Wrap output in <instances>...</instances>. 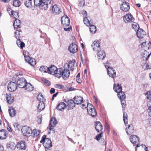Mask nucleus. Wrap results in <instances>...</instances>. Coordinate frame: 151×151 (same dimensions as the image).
I'll list each match as a JSON object with an SVG mask.
<instances>
[{
	"label": "nucleus",
	"mask_w": 151,
	"mask_h": 151,
	"mask_svg": "<svg viewBox=\"0 0 151 151\" xmlns=\"http://www.w3.org/2000/svg\"><path fill=\"white\" fill-rule=\"evenodd\" d=\"M70 75V72L69 70L63 68H60L58 69L56 77L60 78L62 77L63 79L68 78Z\"/></svg>",
	"instance_id": "1"
},
{
	"label": "nucleus",
	"mask_w": 151,
	"mask_h": 151,
	"mask_svg": "<svg viewBox=\"0 0 151 151\" xmlns=\"http://www.w3.org/2000/svg\"><path fill=\"white\" fill-rule=\"evenodd\" d=\"M130 140L131 142L133 144L137 145L136 147H139L141 149H143L145 150L146 149V147L145 145L138 143L139 142V138L136 135H131L130 137Z\"/></svg>",
	"instance_id": "2"
},
{
	"label": "nucleus",
	"mask_w": 151,
	"mask_h": 151,
	"mask_svg": "<svg viewBox=\"0 0 151 151\" xmlns=\"http://www.w3.org/2000/svg\"><path fill=\"white\" fill-rule=\"evenodd\" d=\"M150 44V43L145 42H143L142 44V47L144 50V59L147 60L150 55V53L148 54V52L146 51V50L149 49Z\"/></svg>",
	"instance_id": "3"
},
{
	"label": "nucleus",
	"mask_w": 151,
	"mask_h": 151,
	"mask_svg": "<svg viewBox=\"0 0 151 151\" xmlns=\"http://www.w3.org/2000/svg\"><path fill=\"white\" fill-rule=\"evenodd\" d=\"M40 142L43 143V145L45 148L48 149L52 146L51 140L48 138H46L45 135L42 137Z\"/></svg>",
	"instance_id": "4"
},
{
	"label": "nucleus",
	"mask_w": 151,
	"mask_h": 151,
	"mask_svg": "<svg viewBox=\"0 0 151 151\" xmlns=\"http://www.w3.org/2000/svg\"><path fill=\"white\" fill-rule=\"evenodd\" d=\"M87 110L88 113L92 117H94L96 115V111L92 104H87Z\"/></svg>",
	"instance_id": "5"
},
{
	"label": "nucleus",
	"mask_w": 151,
	"mask_h": 151,
	"mask_svg": "<svg viewBox=\"0 0 151 151\" xmlns=\"http://www.w3.org/2000/svg\"><path fill=\"white\" fill-rule=\"evenodd\" d=\"M57 124V121L55 117H52L50 121L49 125V130L52 131L53 133H55V130L54 127H55Z\"/></svg>",
	"instance_id": "6"
},
{
	"label": "nucleus",
	"mask_w": 151,
	"mask_h": 151,
	"mask_svg": "<svg viewBox=\"0 0 151 151\" xmlns=\"http://www.w3.org/2000/svg\"><path fill=\"white\" fill-rule=\"evenodd\" d=\"M21 130L23 135L26 136H30L32 132V131L31 129L27 126L23 127Z\"/></svg>",
	"instance_id": "7"
},
{
	"label": "nucleus",
	"mask_w": 151,
	"mask_h": 151,
	"mask_svg": "<svg viewBox=\"0 0 151 151\" xmlns=\"http://www.w3.org/2000/svg\"><path fill=\"white\" fill-rule=\"evenodd\" d=\"M58 69L54 65H51L48 68L47 73L49 74L54 75L56 77V75L57 73Z\"/></svg>",
	"instance_id": "8"
},
{
	"label": "nucleus",
	"mask_w": 151,
	"mask_h": 151,
	"mask_svg": "<svg viewBox=\"0 0 151 151\" xmlns=\"http://www.w3.org/2000/svg\"><path fill=\"white\" fill-rule=\"evenodd\" d=\"M27 83L26 81L24 78H20L17 81V86L20 88H24L25 86Z\"/></svg>",
	"instance_id": "9"
},
{
	"label": "nucleus",
	"mask_w": 151,
	"mask_h": 151,
	"mask_svg": "<svg viewBox=\"0 0 151 151\" xmlns=\"http://www.w3.org/2000/svg\"><path fill=\"white\" fill-rule=\"evenodd\" d=\"M130 7L129 3L126 2H122L120 6L121 10L125 12L128 11Z\"/></svg>",
	"instance_id": "10"
},
{
	"label": "nucleus",
	"mask_w": 151,
	"mask_h": 151,
	"mask_svg": "<svg viewBox=\"0 0 151 151\" xmlns=\"http://www.w3.org/2000/svg\"><path fill=\"white\" fill-rule=\"evenodd\" d=\"M17 87V84L13 82H11L9 83L7 86L8 89L11 92L15 91L16 90Z\"/></svg>",
	"instance_id": "11"
},
{
	"label": "nucleus",
	"mask_w": 151,
	"mask_h": 151,
	"mask_svg": "<svg viewBox=\"0 0 151 151\" xmlns=\"http://www.w3.org/2000/svg\"><path fill=\"white\" fill-rule=\"evenodd\" d=\"M123 20L126 23L133 21L134 18L131 14H127L124 16Z\"/></svg>",
	"instance_id": "12"
},
{
	"label": "nucleus",
	"mask_w": 151,
	"mask_h": 151,
	"mask_svg": "<svg viewBox=\"0 0 151 151\" xmlns=\"http://www.w3.org/2000/svg\"><path fill=\"white\" fill-rule=\"evenodd\" d=\"M91 47L94 51L97 52L100 49L99 42L97 41H95L91 45Z\"/></svg>",
	"instance_id": "13"
},
{
	"label": "nucleus",
	"mask_w": 151,
	"mask_h": 151,
	"mask_svg": "<svg viewBox=\"0 0 151 151\" xmlns=\"http://www.w3.org/2000/svg\"><path fill=\"white\" fill-rule=\"evenodd\" d=\"M61 20L62 23L65 26L69 25L70 23V19L67 16H63Z\"/></svg>",
	"instance_id": "14"
},
{
	"label": "nucleus",
	"mask_w": 151,
	"mask_h": 151,
	"mask_svg": "<svg viewBox=\"0 0 151 151\" xmlns=\"http://www.w3.org/2000/svg\"><path fill=\"white\" fill-rule=\"evenodd\" d=\"M52 12L55 14H58L61 12V9L59 6L55 4L52 7Z\"/></svg>",
	"instance_id": "15"
},
{
	"label": "nucleus",
	"mask_w": 151,
	"mask_h": 151,
	"mask_svg": "<svg viewBox=\"0 0 151 151\" xmlns=\"http://www.w3.org/2000/svg\"><path fill=\"white\" fill-rule=\"evenodd\" d=\"M68 49L70 52L74 53L77 52L78 51L77 45L76 44L73 43L70 44Z\"/></svg>",
	"instance_id": "16"
},
{
	"label": "nucleus",
	"mask_w": 151,
	"mask_h": 151,
	"mask_svg": "<svg viewBox=\"0 0 151 151\" xmlns=\"http://www.w3.org/2000/svg\"><path fill=\"white\" fill-rule=\"evenodd\" d=\"M42 9L46 10L48 8V5L51 4L52 0H42Z\"/></svg>",
	"instance_id": "17"
},
{
	"label": "nucleus",
	"mask_w": 151,
	"mask_h": 151,
	"mask_svg": "<svg viewBox=\"0 0 151 151\" xmlns=\"http://www.w3.org/2000/svg\"><path fill=\"white\" fill-rule=\"evenodd\" d=\"M136 35L139 38H142L146 35V32L142 29H140L137 30Z\"/></svg>",
	"instance_id": "18"
},
{
	"label": "nucleus",
	"mask_w": 151,
	"mask_h": 151,
	"mask_svg": "<svg viewBox=\"0 0 151 151\" xmlns=\"http://www.w3.org/2000/svg\"><path fill=\"white\" fill-rule=\"evenodd\" d=\"M16 147L19 150H25L26 148L25 142L22 141L18 142Z\"/></svg>",
	"instance_id": "19"
},
{
	"label": "nucleus",
	"mask_w": 151,
	"mask_h": 151,
	"mask_svg": "<svg viewBox=\"0 0 151 151\" xmlns=\"http://www.w3.org/2000/svg\"><path fill=\"white\" fill-rule=\"evenodd\" d=\"M67 105L66 106L68 110L72 109L75 106V104L73 101L72 100H68L66 102Z\"/></svg>",
	"instance_id": "20"
},
{
	"label": "nucleus",
	"mask_w": 151,
	"mask_h": 151,
	"mask_svg": "<svg viewBox=\"0 0 151 151\" xmlns=\"http://www.w3.org/2000/svg\"><path fill=\"white\" fill-rule=\"evenodd\" d=\"M97 52V56L98 58L101 60L104 59L106 57V54L104 51L102 50Z\"/></svg>",
	"instance_id": "21"
},
{
	"label": "nucleus",
	"mask_w": 151,
	"mask_h": 151,
	"mask_svg": "<svg viewBox=\"0 0 151 151\" xmlns=\"http://www.w3.org/2000/svg\"><path fill=\"white\" fill-rule=\"evenodd\" d=\"M107 72L109 76L112 78H113L116 76V71L113 68H109L107 70Z\"/></svg>",
	"instance_id": "22"
},
{
	"label": "nucleus",
	"mask_w": 151,
	"mask_h": 151,
	"mask_svg": "<svg viewBox=\"0 0 151 151\" xmlns=\"http://www.w3.org/2000/svg\"><path fill=\"white\" fill-rule=\"evenodd\" d=\"M127 133L128 135H130L133 133L134 132V127L132 125H129L127 128L126 129Z\"/></svg>",
	"instance_id": "23"
},
{
	"label": "nucleus",
	"mask_w": 151,
	"mask_h": 151,
	"mask_svg": "<svg viewBox=\"0 0 151 151\" xmlns=\"http://www.w3.org/2000/svg\"><path fill=\"white\" fill-rule=\"evenodd\" d=\"M95 128L96 130L98 132H100L102 130V126L101 124L99 121L96 122H95Z\"/></svg>",
	"instance_id": "24"
},
{
	"label": "nucleus",
	"mask_w": 151,
	"mask_h": 151,
	"mask_svg": "<svg viewBox=\"0 0 151 151\" xmlns=\"http://www.w3.org/2000/svg\"><path fill=\"white\" fill-rule=\"evenodd\" d=\"M6 99L7 101L9 104H12L14 101V97L10 93H6Z\"/></svg>",
	"instance_id": "25"
},
{
	"label": "nucleus",
	"mask_w": 151,
	"mask_h": 151,
	"mask_svg": "<svg viewBox=\"0 0 151 151\" xmlns=\"http://www.w3.org/2000/svg\"><path fill=\"white\" fill-rule=\"evenodd\" d=\"M7 134V133L5 130L4 129H2L0 131V139H5Z\"/></svg>",
	"instance_id": "26"
},
{
	"label": "nucleus",
	"mask_w": 151,
	"mask_h": 151,
	"mask_svg": "<svg viewBox=\"0 0 151 151\" xmlns=\"http://www.w3.org/2000/svg\"><path fill=\"white\" fill-rule=\"evenodd\" d=\"M74 103L75 104H81L83 101V98L81 96H76L74 98Z\"/></svg>",
	"instance_id": "27"
},
{
	"label": "nucleus",
	"mask_w": 151,
	"mask_h": 151,
	"mask_svg": "<svg viewBox=\"0 0 151 151\" xmlns=\"http://www.w3.org/2000/svg\"><path fill=\"white\" fill-rule=\"evenodd\" d=\"M66 107V104L63 102L59 103L57 106L56 109L60 111H63Z\"/></svg>",
	"instance_id": "28"
},
{
	"label": "nucleus",
	"mask_w": 151,
	"mask_h": 151,
	"mask_svg": "<svg viewBox=\"0 0 151 151\" xmlns=\"http://www.w3.org/2000/svg\"><path fill=\"white\" fill-rule=\"evenodd\" d=\"M25 90L28 91H31L33 90L34 87L32 86L30 83H26L25 86L24 87Z\"/></svg>",
	"instance_id": "29"
},
{
	"label": "nucleus",
	"mask_w": 151,
	"mask_h": 151,
	"mask_svg": "<svg viewBox=\"0 0 151 151\" xmlns=\"http://www.w3.org/2000/svg\"><path fill=\"white\" fill-rule=\"evenodd\" d=\"M9 15H12V17L15 19H17L19 17V13L17 11H12L10 12H9Z\"/></svg>",
	"instance_id": "30"
},
{
	"label": "nucleus",
	"mask_w": 151,
	"mask_h": 151,
	"mask_svg": "<svg viewBox=\"0 0 151 151\" xmlns=\"http://www.w3.org/2000/svg\"><path fill=\"white\" fill-rule=\"evenodd\" d=\"M114 89L116 93L122 91V86L119 84H115L114 87Z\"/></svg>",
	"instance_id": "31"
},
{
	"label": "nucleus",
	"mask_w": 151,
	"mask_h": 151,
	"mask_svg": "<svg viewBox=\"0 0 151 151\" xmlns=\"http://www.w3.org/2000/svg\"><path fill=\"white\" fill-rule=\"evenodd\" d=\"M25 61L32 66H34L36 64L35 60L34 58H30V57L29 59Z\"/></svg>",
	"instance_id": "32"
},
{
	"label": "nucleus",
	"mask_w": 151,
	"mask_h": 151,
	"mask_svg": "<svg viewBox=\"0 0 151 151\" xmlns=\"http://www.w3.org/2000/svg\"><path fill=\"white\" fill-rule=\"evenodd\" d=\"M16 145L13 142H11L8 143L6 145V147L8 149H10L12 150L15 149Z\"/></svg>",
	"instance_id": "33"
},
{
	"label": "nucleus",
	"mask_w": 151,
	"mask_h": 151,
	"mask_svg": "<svg viewBox=\"0 0 151 151\" xmlns=\"http://www.w3.org/2000/svg\"><path fill=\"white\" fill-rule=\"evenodd\" d=\"M45 108V105L44 103L43 102H40L37 107L38 111L39 112H40L42 110H43Z\"/></svg>",
	"instance_id": "34"
},
{
	"label": "nucleus",
	"mask_w": 151,
	"mask_h": 151,
	"mask_svg": "<svg viewBox=\"0 0 151 151\" xmlns=\"http://www.w3.org/2000/svg\"><path fill=\"white\" fill-rule=\"evenodd\" d=\"M9 111L10 116L12 117L14 116L16 114V111L13 108H11L9 109Z\"/></svg>",
	"instance_id": "35"
},
{
	"label": "nucleus",
	"mask_w": 151,
	"mask_h": 151,
	"mask_svg": "<svg viewBox=\"0 0 151 151\" xmlns=\"http://www.w3.org/2000/svg\"><path fill=\"white\" fill-rule=\"evenodd\" d=\"M13 25L14 28L18 27L19 28H20V20L17 19H15Z\"/></svg>",
	"instance_id": "36"
},
{
	"label": "nucleus",
	"mask_w": 151,
	"mask_h": 151,
	"mask_svg": "<svg viewBox=\"0 0 151 151\" xmlns=\"http://www.w3.org/2000/svg\"><path fill=\"white\" fill-rule=\"evenodd\" d=\"M17 43L18 46L22 49L25 46V44L23 42H22L20 39L17 40Z\"/></svg>",
	"instance_id": "37"
},
{
	"label": "nucleus",
	"mask_w": 151,
	"mask_h": 151,
	"mask_svg": "<svg viewBox=\"0 0 151 151\" xmlns=\"http://www.w3.org/2000/svg\"><path fill=\"white\" fill-rule=\"evenodd\" d=\"M84 23L87 26H90L93 23V22L91 20L89 21V19L86 17H85L83 19Z\"/></svg>",
	"instance_id": "38"
},
{
	"label": "nucleus",
	"mask_w": 151,
	"mask_h": 151,
	"mask_svg": "<svg viewBox=\"0 0 151 151\" xmlns=\"http://www.w3.org/2000/svg\"><path fill=\"white\" fill-rule=\"evenodd\" d=\"M118 93V96L120 100L125 99L126 98V96L124 93L122 91L119 92Z\"/></svg>",
	"instance_id": "39"
},
{
	"label": "nucleus",
	"mask_w": 151,
	"mask_h": 151,
	"mask_svg": "<svg viewBox=\"0 0 151 151\" xmlns=\"http://www.w3.org/2000/svg\"><path fill=\"white\" fill-rule=\"evenodd\" d=\"M142 66L144 70L150 69L151 68L150 66L148 63H145L142 64Z\"/></svg>",
	"instance_id": "40"
},
{
	"label": "nucleus",
	"mask_w": 151,
	"mask_h": 151,
	"mask_svg": "<svg viewBox=\"0 0 151 151\" xmlns=\"http://www.w3.org/2000/svg\"><path fill=\"white\" fill-rule=\"evenodd\" d=\"M132 27L133 29L135 31H137V30L140 29L138 24L136 22H134L132 23Z\"/></svg>",
	"instance_id": "41"
},
{
	"label": "nucleus",
	"mask_w": 151,
	"mask_h": 151,
	"mask_svg": "<svg viewBox=\"0 0 151 151\" xmlns=\"http://www.w3.org/2000/svg\"><path fill=\"white\" fill-rule=\"evenodd\" d=\"M48 69V68L46 66H41L39 69L40 71L43 73H47V70Z\"/></svg>",
	"instance_id": "42"
},
{
	"label": "nucleus",
	"mask_w": 151,
	"mask_h": 151,
	"mask_svg": "<svg viewBox=\"0 0 151 151\" xmlns=\"http://www.w3.org/2000/svg\"><path fill=\"white\" fill-rule=\"evenodd\" d=\"M21 4V3L19 0H14L13 1V5L15 7H19Z\"/></svg>",
	"instance_id": "43"
},
{
	"label": "nucleus",
	"mask_w": 151,
	"mask_h": 151,
	"mask_svg": "<svg viewBox=\"0 0 151 151\" xmlns=\"http://www.w3.org/2000/svg\"><path fill=\"white\" fill-rule=\"evenodd\" d=\"M42 0H34L35 5L36 6H40L42 7Z\"/></svg>",
	"instance_id": "44"
},
{
	"label": "nucleus",
	"mask_w": 151,
	"mask_h": 151,
	"mask_svg": "<svg viewBox=\"0 0 151 151\" xmlns=\"http://www.w3.org/2000/svg\"><path fill=\"white\" fill-rule=\"evenodd\" d=\"M90 27V30L92 33H94L96 31V27L94 25H91Z\"/></svg>",
	"instance_id": "45"
},
{
	"label": "nucleus",
	"mask_w": 151,
	"mask_h": 151,
	"mask_svg": "<svg viewBox=\"0 0 151 151\" xmlns=\"http://www.w3.org/2000/svg\"><path fill=\"white\" fill-rule=\"evenodd\" d=\"M32 0H27L24 3L25 5L27 8H30L32 5Z\"/></svg>",
	"instance_id": "46"
},
{
	"label": "nucleus",
	"mask_w": 151,
	"mask_h": 151,
	"mask_svg": "<svg viewBox=\"0 0 151 151\" xmlns=\"http://www.w3.org/2000/svg\"><path fill=\"white\" fill-rule=\"evenodd\" d=\"M123 121L125 125L127 124V113H124L123 116Z\"/></svg>",
	"instance_id": "47"
},
{
	"label": "nucleus",
	"mask_w": 151,
	"mask_h": 151,
	"mask_svg": "<svg viewBox=\"0 0 151 151\" xmlns=\"http://www.w3.org/2000/svg\"><path fill=\"white\" fill-rule=\"evenodd\" d=\"M23 54L24 56L25 60H27L29 58V56L28 52L24 50L23 52Z\"/></svg>",
	"instance_id": "48"
},
{
	"label": "nucleus",
	"mask_w": 151,
	"mask_h": 151,
	"mask_svg": "<svg viewBox=\"0 0 151 151\" xmlns=\"http://www.w3.org/2000/svg\"><path fill=\"white\" fill-rule=\"evenodd\" d=\"M37 99L40 102H44L45 100L44 98V96L42 94L39 95L37 97Z\"/></svg>",
	"instance_id": "49"
},
{
	"label": "nucleus",
	"mask_w": 151,
	"mask_h": 151,
	"mask_svg": "<svg viewBox=\"0 0 151 151\" xmlns=\"http://www.w3.org/2000/svg\"><path fill=\"white\" fill-rule=\"evenodd\" d=\"M40 133L39 131H37L36 129H34L32 131V133L33 134L34 136H37Z\"/></svg>",
	"instance_id": "50"
},
{
	"label": "nucleus",
	"mask_w": 151,
	"mask_h": 151,
	"mask_svg": "<svg viewBox=\"0 0 151 151\" xmlns=\"http://www.w3.org/2000/svg\"><path fill=\"white\" fill-rule=\"evenodd\" d=\"M21 31L20 29H17V30L15 32V35L14 37L16 39H17L19 38L20 36L19 32Z\"/></svg>",
	"instance_id": "51"
},
{
	"label": "nucleus",
	"mask_w": 151,
	"mask_h": 151,
	"mask_svg": "<svg viewBox=\"0 0 151 151\" xmlns=\"http://www.w3.org/2000/svg\"><path fill=\"white\" fill-rule=\"evenodd\" d=\"M147 98L149 100H151V91H147L146 94Z\"/></svg>",
	"instance_id": "52"
},
{
	"label": "nucleus",
	"mask_w": 151,
	"mask_h": 151,
	"mask_svg": "<svg viewBox=\"0 0 151 151\" xmlns=\"http://www.w3.org/2000/svg\"><path fill=\"white\" fill-rule=\"evenodd\" d=\"M121 100V104L123 109H124L126 106V102L125 99H122Z\"/></svg>",
	"instance_id": "53"
},
{
	"label": "nucleus",
	"mask_w": 151,
	"mask_h": 151,
	"mask_svg": "<svg viewBox=\"0 0 151 151\" xmlns=\"http://www.w3.org/2000/svg\"><path fill=\"white\" fill-rule=\"evenodd\" d=\"M102 133H101L99 134H98L96 136L95 139L97 141H99L101 138L102 136Z\"/></svg>",
	"instance_id": "54"
},
{
	"label": "nucleus",
	"mask_w": 151,
	"mask_h": 151,
	"mask_svg": "<svg viewBox=\"0 0 151 151\" xmlns=\"http://www.w3.org/2000/svg\"><path fill=\"white\" fill-rule=\"evenodd\" d=\"M55 87L58 89H62L64 88V86L62 85L57 84L55 85Z\"/></svg>",
	"instance_id": "55"
},
{
	"label": "nucleus",
	"mask_w": 151,
	"mask_h": 151,
	"mask_svg": "<svg viewBox=\"0 0 151 151\" xmlns=\"http://www.w3.org/2000/svg\"><path fill=\"white\" fill-rule=\"evenodd\" d=\"M74 65L72 61L69 62V64L68 65V68H70V69L71 70V68Z\"/></svg>",
	"instance_id": "56"
},
{
	"label": "nucleus",
	"mask_w": 151,
	"mask_h": 151,
	"mask_svg": "<svg viewBox=\"0 0 151 151\" xmlns=\"http://www.w3.org/2000/svg\"><path fill=\"white\" fill-rule=\"evenodd\" d=\"M105 127L107 131L109 132L110 129V127L106 122H105Z\"/></svg>",
	"instance_id": "57"
},
{
	"label": "nucleus",
	"mask_w": 151,
	"mask_h": 151,
	"mask_svg": "<svg viewBox=\"0 0 151 151\" xmlns=\"http://www.w3.org/2000/svg\"><path fill=\"white\" fill-rule=\"evenodd\" d=\"M42 117L41 116H38L37 118V121L39 124H41L42 122Z\"/></svg>",
	"instance_id": "58"
},
{
	"label": "nucleus",
	"mask_w": 151,
	"mask_h": 151,
	"mask_svg": "<svg viewBox=\"0 0 151 151\" xmlns=\"http://www.w3.org/2000/svg\"><path fill=\"white\" fill-rule=\"evenodd\" d=\"M147 106H149L148 109V114L150 116H151V106H149V104H147Z\"/></svg>",
	"instance_id": "59"
},
{
	"label": "nucleus",
	"mask_w": 151,
	"mask_h": 151,
	"mask_svg": "<svg viewBox=\"0 0 151 151\" xmlns=\"http://www.w3.org/2000/svg\"><path fill=\"white\" fill-rule=\"evenodd\" d=\"M105 66L106 68L107 69V70H108V69L109 68H111L112 67H110V64L108 63H106V64L105 65Z\"/></svg>",
	"instance_id": "60"
},
{
	"label": "nucleus",
	"mask_w": 151,
	"mask_h": 151,
	"mask_svg": "<svg viewBox=\"0 0 151 151\" xmlns=\"http://www.w3.org/2000/svg\"><path fill=\"white\" fill-rule=\"evenodd\" d=\"M44 82L45 83L47 84L48 86H49L50 85V81L47 80L45 79L44 80Z\"/></svg>",
	"instance_id": "61"
},
{
	"label": "nucleus",
	"mask_w": 151,
	"mask_h": 151,
	"mask_svg": "<svg viewBox=\"0 0 151 151\" xmlns=\"http://www.w3.org/2000/svg\"><path fill=\"white\" fill-rule=\"evenodd\" d=\"M72 29L71 27H65L64 28V29L65 31H69L71 30Z\"/></svg>",
	"instance_id": "62"
},
{
	"label": "nucleus",
	"mask_w": 151,
	"mask_h": 151,
	"mask_svg": "<svg viewBox=\"0 0 151 151\" xmlns=\"http://www.w3.org/2000/svg\"><path fill=\"white\" fill-rule=\"evenodd\" d=\"M55 89L53 88H52L50 91V93L52 94L55 92Z\"/></svg>",
	"instance_id": "63"
},
{
	"label": "nucleus",
	"mask_w": 151,
	"mask_h": 151,
	"mask_svg": "<svg viewBox=\"0 0 151 151\" xmlns=\"http://www.w3.org/2000/svg\"><path fill=\"white\" fill-rule=\"evenodd\" d=\"M7 129L9 132H12V130L11 128L9 126H7Z\"/></svg>",
	"instance_id": "64"
}]
</instances>
